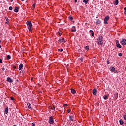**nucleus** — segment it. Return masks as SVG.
I'll return each instance as SVG.
<instances>
[{"label":"nucleus","mask_w":126,"mask_h":126,"mask_svg":"<svg viewBox=\"0 0 126 126\" xmlns=\"http://www.w3.org/2000/svg\"><path fill=\"white\" fill-rule=\"evenodd\" d=\"M104 43V38L103 36H99L97 39V44L98 46H102Z\"/></svg>","instance_id":"nucleus-1"},{"label":"nucleus","mask_w":126,"mask_h":126,"mask_svg":"<svg viewBox=\"0 0 126 126\" xmlns=\"http://www.w3.org/2000/svg\"><path fill=\"white\" fill-rule=\"evenodd\" d=\"M27 25L28 26L29 31L30 32H32V27H33V25L32 24V22L31 21H27Z\"/></svg>","instance_id":"nucleus-2"},{"label":"nucleus","mask_w":126,"mask_h":126,"mask_svg":"<svg viewBox=\"0 0 126 126\" xmlns=\"http://www.w3.org/2000/svg\"><path fill=\"white\" fill-rule=\"evenodd\" d=\"M110 19V17L109 16H106L104 20V22L105 24H108V21Z\"/></svg>","instance_id":"nucleus-3"},{"label":"nucleus","mask_w":126,"mask_h":126,"mask_svg":"<svg viewBox=\"0 0 126 126\" xmlns=\"http://www.w3.org/2000/svg\"><path fill=\"white\" fill-rule=\"evenodd\" d=\"M48 122L49 124H53L54 123V119H53L52 116L49 117V120Z\"/></svg>","instance_id":"nucleus-4"},{"label":"nucleus","mask_w":126,"mask_h":126,"mask_svg":"<svg viewBox=\"0 0 126 126\" xmlns=\"http://www.w3.org/2000/svg\"><path fill=\"white\" fill-rule=\"evenodd\" d=\"M59 43H65V40H64V38H62L59 39Z\"/></svg>","instance_id":"nucleus-5"},{"label":"nucleus","mask_w":126,"mask_h":126,"mask_svg":"<svg viewBox=\"0 0 126 126\" xmlns=\"http://www.w3.org/2000/svg\"><path fill=\"white\" fill-rule=\"evenodd\" d=\"M121 44L123 46H125V45L126 44V40L125 39H123L121 41Z\"/></svg>","instance_id":"nucleus-6"},{"label":"nucleus","mask_w":126,"mask_h":126,"mask_svg":"<svg viewBox=\"0 0 126 126\" xmlns=\"http://www.w3.org/2000/svg\"><path fill=\"white\" fill-rule=\"evenodd\" d=\"M7 81L10 82V83H12V82H13V80L10 77H8L7 78Z\"/></svg>","instance_id":"nucleus-7"},{"label":"nucleus","mask_w":126,"mask_h":126,"mask_svg":"<svg viewBox=\"0 0 126 126\" xmlns=\"http://www.w3.org/2000/svg\"><path fill=\"white\" fill-rule=\"evenodd\" d=\"M93 94H94V95H96V94H97V89H94L93 90Z\"/></svg>","instance_id":"nucleus-8"},{"label":"nucleus","mask_w":126,"mask_h":126,"mask_svg":"<svg viewBox=\"0 0 126 126\" xmlns=\"http://www.w3.org/2000/svg\"><path fill=\"white\" fill-rule=\"evenodd\" d=\"M113 4L114 5H118V4H119V0H115L114 1Z\"/></svg>","instance_id":"nucleus-9"},{"label":"nucleus","mask_w":126,"mask_h":126,"mask_svg":"<svg viewBox=\"0 0 126 126\" xmlns=\"http://www.w3.org/2000/svg\"><path fill=\"white\" fill-rule=\"evenodd\" d=\"M23 68V64H21L20 65H19V70H21Z\"/></svg>","instance_id":"nucleus-10"},{"label":"nucleus","mask_w":126,"mask_h":126,"mask_svg":"<svg viewBox=\"0 0 126 126\" xmlns=\"http://www.w3.org/2000/svg\"><path fill=\"white\" fill-rule=\"evenodd\" d=\"M72 32H75L76 31V29L75 28V26H73L71 29Z\"/></svg>","instance_id":"nucleus-11"},{"label":"nucleus","mask_w":126,"mask_h":126,"mask_svg":"<svg viewBox=\"0 0 126 126\" xmlns=\"http://www.w3.org/2000/svg\"><path fill=\"white\" fill-rule=\"evenodd\" d=\"M18 9H19V8L18 7H16L14 11L15 12H18Z\"/></svg>","instance_id":"nucleus-12"},{"label":"nucleus","mask_w":126,"mask_h":126,"mask_svg":"<svg viewBox=\"0 0 126 126\" xmlns=\"http://www.w3.org/2000/svg\"><path fill=\"white\" fill-rule=\"evenodd\" d=\"M71 93L73 94H75V93H76V91H75V90H74L73 89H71Z\"/></svg>","instance_id":"nucleus-13"},{"label":"nucleus","mask_w":126,"mask_h":126,"mask_svg":"<svg viewBox=\"0 0 126 126\" xmlns=\"http://www.w3.org/2000/svg\"><path fill=\"white\" fill-rule=\"evenodd\" d=\"M96 24H101V20H100L99 19H97Z\"/></svg>","instance_id":"nucleus-14"},{"label":"nucleus","mask_w":126,"mask_h":126,"mask_svg":"<svg viewBox=\"0 0 126 126\" xmlns=\"http://www.w3.org/2000/svg\"><path fill=\"white\" fill-rule=\"evenodd\" d=\"M4 112L5 114H8V107H7L5 109Z\"/></svg>","instance_id":"nucleus-15"},{"label":"nucleus","mask_w":126,"mask_h":126,"mask_svg":"<svg viewBox=\"0 0 126 126\" xmlns=\"http://www.w3.org/2000/svg\"><path fill=\"white\" fill-rule=\"evenodd\" d=\"M110 70L112 72L115 71V67H112L110 68Z\"/></svg>","instance_id":"nucleus-16"},{"label":"nucleus","mask_w":126,"mask_h":126,"mask_svg":"<svg viewBox=\"0 0 126 126\" xmlns=\"http://www.w3.org/2000/svg\"><path fill=\"white\" fill-rule=\"evenodd\" d=\"M116 47H117V48H119V49H121L122 48V46H121V44H120V43L117 44L116 45Z\"/></svg>","instance_id":"nucleus-17"},{"label":"nucleus","mask_w":126,"mask_h":126,"mask_svg":"<svg viewBox=\"0 0 126 126\" xmlns=\"http://www.w3.org/2000/svg\"><path fill=\"white\" fill-rule=\"evenodd\" d=\"M28 109H31L32 105H31V104H30V103H28Z\"/></svg>","instance_id":"nucleus-18"},{"label":"nucleus","mask_w":126,"mask_h":126,"mask_svg":"<svg viewBox=\"0 0 126 126\" xmlns=\"http://www.w3.org/2000/svg\"><path fill=\"white\" fill-rule=\"evenodd\" d=\"M119 122H120V125H123L124 124V121L122 119L119 120Z\"/></svg>","instance_id":"nucleus-19"},{"label":"nucleus","mask_w":126,"mask_h":126,"mask_svg":"<svg viewBox=\"0 0 126 126\" xmlns=\"http://www.w3.org/2000/svg\"><path fill=\"white\" fill-rule=\"evenodd\" d=\"M83 2L85 3V4H87V3H88V0H83Z\"/></svg>","instance_id":"nucleus-20"},{"label":"nucleus","mask_w":126,"mask_h":126,"mask_svg":"<svg viewBox=\"0 0 126 126\" xmlns=\"http://www.w3.org/2000/svg\"><path fill=\"white\" fill-rule=\"evenodd\" d=\"M85 49L86 51H88V50H89V46H85Z\"/></svg>","instance_id":"nucleus-21"},{"label":"nucleus","mask_w":126,"mask_h":126,"mask_svg":"<svg viewBox=\"0 0 126 126\" xmlns=\"http://www.w3.org/2000/svg\"><path fill=\"white\" fill-rule=\"evenodd\" d=\"M69 120H70V121L73 122V119H72V116H69Z\"/></svg>","instance_id":"nucleus-22"},{"label":"nucleus","mask_w":126,"mask_h":126,"mask_svg":"<svg viewBox=\"0 0 126 126\" xmlns=\"http://www.w3.org/2000/svg\"><path fill=\"white\" fill-rule=\"evenodd\" d=\"M69 19H70V20H73V17L71 16H69Z\"/></svg>","instance_id":"nucleus-23"},{"label":"nucleus","mask_w":126,"mask_h":126,"mask_svg":"<svg viewBox=\"0 0 126 126\" xmlns=\"http://www.w3.org/2000/svg\"><path fill=\"white\" fill-rule=\"evenodd\" d=\"M51 109L52 110H53V111H56V108L55 107V106H53V107H51Z\"/></svg>","instance_id":"nucleus-24"},{"label":"nucleus","mask_w":126,"mask_h":126,"mask_svg":"<svg viewBox=\"0 0 126 126\" xmlns=\"http://www.w3.org/2000/svg\"><path fill=\"white\" fill-rule=\"evenodd\" d=\"M104 100H107L108 99V96L105 95V96L103 97Z\"/></svg>","instance_id":"nucleus-25"},{"label":"nucleus","mask_w":126,"mask_h":126,"mask_svg":"<svg viewBox=\"0 0 126 126\" xmlns=\"http://www.w3.org/2000/svg\"><path fill=\"white\" fill-rule=\"evenodd\" d=\"M11 58V57L10 56V55H7V60H10Z\"/></svg>","instance_id":"nucleus-26"},{"label":"nucleus","mask_w":126,"mask_h":126,"mask_svg":"<svg viewBox=\"0 0 126 126\" xmlns=\"http://www.w3.org/2000/svg\"><path fill=\"white\" fill-rule=\"evenodd\" d=\"M123 119L126 121V115H123Z\"/></svg>","instance_id":"nucleus-27"},{"label":"nucleus","mask_w":126,"mask_h":126,"mask_svg":"<svg viewBox=\"0 0 126 126\" xmlns=\"http://www.w3.org/2000/svg\"><path fill=\"white\" fill-rule=\"evenodd\" d=\"M118 56H119V57H122V56H123V54H122V53H119L118 54Z\"/></svg>","instance_id":"nucleus-28"},{"label":"nucleus","mask_w":126,"mask_h":126,"mask_svg":"<svg viewBox=\"0 0 126 126\" xmlns=\"http://www.w3.org/2000/svg\"><path fill=\"white\" fill-rule=\"evenodd\" d=\"M9 10H12L13 9V8L11 6H10L9 8Z\"/></svg>","instance_id":"nucleus-29"},{"label":"nucleus","mask_w":126,"mask_h":126,"mask_svg":"<svg viewBox=\"0 0 126 126\" xmlns=\"http://www.w3.org/2000/svg\"><path fill=\"white\" fill-rule=\"evenodd\" d=\"M0 63H2V59L0 58Z\"/></svg>","instance_id":"nucleus-30"},{"label":"nucleus","mask_w":126,"mask_h":126,"mask_svg":"<svg viewBox=\"0 0 126 126\" xmlns=\"http://www.w3.org/2000/svg\"><path fill=\"white\" fill-rule=\"evenodd\" d=\"M107 64H110V61L109 60L107 61Z\"/></svg>","instance_id":"nucleus-31"},{"label":"nucleus","mask_w":126,"mask_h":126,"mask_svg":"<svg viewBox=\"0 0 126 126\" xmlns=\"http://www.w3.org/2000/svg\"><path fill=\"white\" fill-rule=\"evenodd\" d=\"M115 43H116V45H118V44H119V41H118V40H116V41H115Z\"/></svg>","instance_id":"nucleus-32"},{"label":"nucleus","mask_w":126,"mask_h":126,"mask_svg":"<svg viewBox=\"0 0 126 126\" xmlns=\"http://www.w3.org/2000/svg\"><path fill=\"white\" fill-rule=\"evenodd\" d=\"M81 62H83V58H80Z\"/></svg>","instance_id":"nucleus-33"},{"label":"nucleus","mask_w":126,"mask_h":126,"mask_svg":"<svg viewBox=\"0 0 126 126\" xmlns=\"http://www.w3.org/2000/svg\"><path fill=\"white\" fill-rule=\"evenodd\" d=\"M11 100L12 101H14V98L12 97H11Z\"/></svg>","instance_id":"nucleus-34"},{"label":"nucleus","mask_w":126,"mask_h":126,"mask_svg":"<svg viewBox=\"0 0 126 126\" xmlns=\"http://www.w3.org/2000/svg\"><path fill=\"white\" fill-rule=\"evenodd\" d=\"M92 36L94 37V32L92 33Z\"/></svg>","instance_id":"nucleus-35"},{"label":"nucleus","mask_w":126,"mask_h":126,"mask_svg":"<svg viewBox=\"0 0 126 126\" xmlns=\"http://www.w3.org/2000/svg\"><path fill=\"white\" fill-rule=\"evenodd\" d=\"M96 106H97L98 107H99V103H98V102L96 103Z\"/></svg>","instance_id":"nucleus-36"},{"label":"nucleus","mask_w":126,"mask_h":126,"mask_svg":"<svg viewBox=\"0 0 126 126\" xmlns=\"http://www.w3.org/2000/svg\"><path fill=\"white\" fill-rule=\"evenodd\" d=\"M63 106H64V107H67V104H64V105H63Z\"/></svg>","instance_id":"nucleus-37"},{"label":"nucleus","mask_w":126,"mask_h":126,"mask_svg":"<svg viewBox=\"0 0 126 126\" xmlns=\"http://www.w3.org/2000/svg\"><path fill=\"white\" fill-rule=\"evenodd\" d=\"M67 112L68 113H70V109H68Z\"/></svg>","instance_id":"nucleus-38"},{"label":"nucleus","mask_w":126,"mask_h":126,"mask_svg":"<svg viewBox=\"0 0 126 126\" xmlns=\"http://www.w3.org/2000/svg\"><path fill=\"white\" fill-rule=\"evenodd\" d=\"M90 32L91 33H92V32H93V31L92 30H90Z\"/></svg>","instance_id":"nucleus-39"},{"label":"nucleus","mask_w":126,"mask_h":126,"mask_svg":"<svg viewBox=\"0 0 126 126\" xmlns=\"http://www.w3.org/2000/svg\"><path fill=\"white\" fill-rule=\"evenodd\" d=\"M63 49L61 48V49H60V52H63Z\"/></svg>","instance_id":"nucleus-40"},{"label":"nucleus","mask_w":126,"mask_h":126,"mask_svg":"<svg viewBox=\"0 0 126 126\" xmlns=\"http://www.w3.org/2000/svg\"><path fill=\"white\" fill-rule=\"evenodd\" d=\"M2 70H3V71H4V70H5V68H4V67H3V68H2Z\"/></svg>","instance_id":"nucleus-41"},{"label":"nucleus","mask_w":126,"mask_h":126,"mask_svg":"<svg viewBox=\"0 0 126 126\" xmlns=\"http://www.w3.org/2000/svg\"><path fill=\"white\" fill-rule=\"evenodd\" d=\"M36 7V5H35V4H33V8H34V7Z\"/></svg>","instance_id":"nucleus-42"},{"label":"nucleus","mask_w":126,"mask_h":126,"mask_svg":"<svg viewBox=\"0 0 126 126\" xmlns=\"http://www.w3.org/2000/svg\"><path fill=\"white\" fill-rule=\"evenodd\" d=\"M32 126H35V124L34 123H32Z\"/></svg>","instance_id":"nucleus-43"},{"label":"nucleus","mask_w":126,"mask_h":126,"mask_svg":"<svg viewBox=\"0 0 126 126\" xmlns=\"http://www.w3.org/2000/svg\"><path fill=\"white\" fill-rule=\"evenodd\" d=\"M6 21H8V18L7 17H6Z\"/></svg>","instance_id":"nucleus-44"},{"label":"nucleus","mask_w":126,"mask_h":126,"mask_svg":"<svg viewBox=\"0 0 126 126\" xmlns=\"http://www.w3.org/2000/svg\"><path fill=\"white\" fill-rule=\"evenodd\" d=\"M59 37H61V33L59 32V34H58Z\"/></svg>","instance_id":"nucleus-45"},{"label":"nucleus","mask_w":126,"mask_h":126,"mask_svg":"<svg viewBox=\"0 0 126 126\" xmlns=\"http://www.w3.org/2000/svg\"><path fill=\"white\" fill-rule=\"evenodd\" d=\"M124 10H125V11H126V7L125 8H124Z\"/></svg>","instance_id":"nucleus-46"},{"label":"nucleus","mask_w":126,"mask_h":126,"mask_svg":"<svg viewBox=\"0 0 126 126\" xmlns=\"http://www.w3.org/2000/svg\"><path fill=\"white\" fill-rule=\"evenodd\" d=\"M124 13L126 15V11H125Z\"/></svg>","instance_id":"nucleus-47"},{"label":"nucleus","mask_w":126,"mask_h":126,"mask_svg":"<svg viewBox=\"0 0 126 126\" xmlns=\"http://www.w3.org/2000/svg\"><path fill=\"white\" fill-rule=\"evenodd\" d=\"M75 2H77V0H75Z\"/></svg>","instance_id":"nucleus-48"},{"label":"nucleus","mask_w":126,"mask_h":126,"mask_svg":"<svg viewBox=\"0 0 126 126\" xmlns=\"http://www.w3.org/2000/svg\"><path fill=\"white\" fill-rule=\"evenodd\" d=\"M58 52H60V49H58Z\"/></svg>","instance_id":"nucleus-49"},{"label":"nucleus","mask_w":126,"mask_h":126,"mask_svg":"<svg viewBox=\"0 0 126 126\" xmlns=\"http://www.w3.org/2000/svg\"><path fill=\"white\" fill-rule=\"evenodd\" d=\"M13 1V0H11V2H12Z\"/></svg>","instance_id":"nucleus-50"},{"label":"nucleus","mask_w":126,"mask_h":126,"mask_svg":"<svg viewBox=\"0 0 126 126\" xmlns=\"http://www.w3.org/2000/svg\"><path fill=\"white\" fill-rule=\"evenodd\" d=\"M0 49H1V45H0Z\"/></svg>","instance_id":"nucleus-51"},{"label":"nucleus","mask_w":126,"mask_h":126,"mask_svg":"<svg viewBox=\"0 0 126 126\" xmlns=\"http://www.w3.org/2000/svg\"><path fill=\"white\" fill-rule=\"evenodd\" d=\"M21 1H24L25 0H21Z\"/></svg>","instance_id":"nucleus-52"},{"label":"nucleus","mask_w":126,"mask_h":126,"mask_svg":"<svg viewBox=\"0 0 126 126\" xmlns=\"http://www.w3.org/2000/svg\"><path fill=\"white\" fill-rule=\"evenodd\" d=\"M13 67L14 68H16V67H15V66Z\"/></svg>","instance_id":"nucleus-53"},{"label":"nucleus","mask_w":126,"mask_h":126,"mask_svg":"<svg viewBox=\"0 0 126 126\" xmlns=\"http://www.w3.org/2000/svg\"><path fill=\"white\" fill-rule=\"evenodd\" d=\"M115 73H118V71H116L115 72Z\"/></svg>","instance_id":"nucleus-54"},{"label":"nucleus","mask_w":126,"mask_h":126,"mask_svg":"<svg viewBox=\"0 0 126 126\" xmlns=\"http://www.w3.org/2000/svg\"><path fill=\"white\" fill-rule=\"evenodd\" d=\"M31 80H33V78H31Z\"/></svg>","instance_id":"nucleus-55"},{"label":"nucleus","mask_w":126,"mask_h":126,"mask_svg":"<svg viewBox=\"0 0 126 126\" xmlns=\"http://www.w3.org/2000/svg\"><path fill=\"white\" fill-rule=\"evenodd\" d=\"M17 81H18V80H17Z\"/></svg>","instance_id":"nucleus-56"},{"label":"nucleus","mask_w":126,"mask_h":126,"mask_svg":"<svg viewBox=\"0 0 126 126\" xmlns=\"http://www.w3.org/2000/svg\"><path fill=\"white\" fill-rule=\"evenodd\" d=\"M6 23H7V22H6Z\"/></svg>","instance_id":"nucleus-57"}]
</instances>
